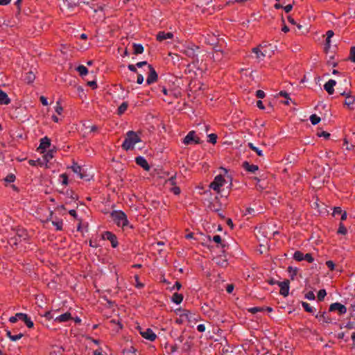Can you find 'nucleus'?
Wrapping results in <instances>:
<instances>
[{
    "label": "nucleus",
    "instance_id": "21",
    "mask_svg": "<svg viewBox=\"0 0 355 355\" xmlns=\"http://www.w3.org/2000/svg\"><path fill=\"white\" fill-rule=\"evenodd\" d=\"M51 146V140L47 137H44L40 139V144L39 148L43 150H46Z\"/></svg>",
    "mask_w": 355,
    "mask_h": 355
},
{
    "label": "nucleus",
    "instance_id": "58",
    "mask_svg": "<svg viewBox=\"0 0 355 355\" xmlns=\"http://www.w3.org/2000/svg\"><path fill=\"white\" fill-rule=\"evenodd\" d=\"M89 245L90 247L94 248H97L98 247H99V245H98V241L96 240L90 239Z\"/></svg>",
    "mask_w": 355,
    "mask_h": 355
},
{
    "label": "nucleus",
    "instance_id": "59",
    "mask_svg": "<svg viewBox=\"0 0 355 355\" xmlns=\"http://www.w3.org/2000/svg\"><path fill=\"white\" fill-rule=\"evenodd\" d=\"M256 96L258 98H263L265 97V92L263 90L259 89L256 92Z\"/></svg>",
    "mask_w": 355,
    "mask_h": 355
},
{
    "label": "nucleus",
    "instance_id": "29",
    "mask_svg": "<svg viewBox=\"0 0 355 355\" xmlns=\"http://www.w3.org/2000/svg\"><path fill=\"white\" fill-rule=\"evenodd\" d=\"M293 258L297 261H302L304 259V254L300 250H297L294 252Z\"/></svg>",
    "mask_w": 355,
    "mask_h": 355
},
{
    "label": "nucleus",
    "instance_id": "3",
    "mask_svg": "<svg viewBox=\"0 0 355 355\" xmlns=\"http://www.w3.org/2000/svg\"><path fill=\"white\" fill-rule=\"evenodd\" d=\"M30 236L27 230L24 228L16 229L15 235L8 239V243L11 247H17L21 241L28 242Z\"/></svg>",
    "mask_w": 355,
    "mask_h": 355
},
{
    "label": "nucleus",
    "instance_id": "10",
    "mask_svg": "<svg viewBox=\"0 0 355 355\" xmlns=\"http://www.w3.org/2000/svg\"><path fill=\"white\" fill-rule=\"evenodd\" d=\"M139 334L141 335V336L150 341H154L156 338L157 335L155 334V332L150 328L147 329H142L139 327Z\"/></svg>",
    "mask_w": 355,
    "mask_h": 355
},
{
    "label": "nucleus",
    "instance_id": "55",
    "mask_svg": "<svg viewBox=\"0 0 355 355\" xmlns=\"http://www.w3.org/2000/svg\"><path fill=\"white\" fill-rule=\"evenodd\" d=\"M42 316H44L48 320H51L53 318V315H52V312L51 311H46Z\"/></svg>",
    "mask_w": 355,
    "mask_h": 355
},
{
    "label": "nucleus",
    "instance_id": "6",
    "mask_svg": "<svg viewBox=\"0 0 355 355\" xmlns=\"http://www.w3.org/2000/svg\"><path fill=\"white\" fill-rule=\"evenodd\" d=\"M198 49H199L198 46L191 44L184 46V48L181 50V52L187 57L195 59L197 58L196 50Z\"/></svg>",
    "mask_w": 355,
    "mask_h": 355
},
{
    "label": "nucleus",
    "instance_id": "1",
    "mask_svg": "<svg viewBox=\"0 0 355 355\" xmlns=\"http://www.w3.org/2000/svg\"><path fill=\"white\" fill-rule=\"evenodd\" d=\"M141 141V139L136 132L129 130L125 135V139L121 144V148L126 151L133 150L135 145Z\"/></svg>",
    "mask_w": 355,
    "mask_h": 355
},
{
    "label": "nucleus",
    "instance_id": "34",
    "mask_svg": "<svg viewBox=\"0 0 355 355\" xmlns=\"http://www.w3.org/2000/svg\"><path fill=\"white\" fill-rule=\"evenodd\" d=\"M312 125H317L320 123V121H321V118L320 116H318V115H316L315 114H313L312 115H311L310 118H309Z\"/></svg>",
    "mask_w": 355,
    "mask_h": 355
},
{
    "label": "nucleus",
    "instance_id": "23",
    "mask_svg": "<svg viewBox=\"0 0 355 355\" xmlns=\"http://www.w3.org/2000/svg\"><path fill=\"white\" fill-rule=\"evenodd\" d=\"M355 104V98L353 96L351 95H347L344 105L346 106V109L349 110V107H351L352 105H354Z\"/></svg>",
    "mask_w": 355,
    "mask_h": 355
},
{
    "label": "nucleus",
    "instance_id": "17",
    "mask_svg": "<svg viewBox=\"0 0 355 355\" xmlns=\"http://www.w3.org/2000/svg\"><path fill=\"white\" fill-rule=\"evenodd\" d=\"M173 37V34L171 32L159 31L156 35V40L159 42H162L166 39H172Z\"/></svg>",
    "mask_w": 355,
    "mask_h": 355
},
{
    "label": "nucleus",
    "instance_id": "57",
    "mask_svg": "<svg viewBox=\"0 0 355 355\" xmlns=\"http://www.w3.org/2000/svg\"><path fill=\"white\" fill-rule=\"evenodd\" d=\"M342 212H343V211L340 207H334V211H333V216H336L337 215H340V214H342Z\"/></svg>",
    "mask_w": 355,
    "mask_h": 355
},
{
    "label": "nucleus",
    "instance_id": "7",
    "mask_svg": "<svg viewBox=\"0 0 355 355\" xmlns=\"http://www.w3.org/2000/svg\"><path fill=\"white\" fill-rule=\"evenodd\" d=\"M183 143L185 145H190L192 144H198L200 143V139L199 137H196V132L194 130H191L185 136L183 139Z\"/></svg>",
    "mask_w": 355,
    "mask_h": 355
},
{
    "label": "nucleus",
    "instance_id": "22",
    "mask_svg": "<svg viewBox=\"0 0 355 355\" xmlns=\"http://www.w3.org/2000/svg\"><path fill=\"white\" fill-rule=\"evenodd\" d=\"M10 102V99L8 98L7 94L0 89V104L8 105Z\"/></svg>",
    "mask_w": 355,
    "mask_h": 355
},
{
    "label": "nucleus",
    "instance_id": "30",
    "mask_svg": "<svg viewBox=\"0 0 355 355\" xmlns=\"http://www.w3.org/2000/svg\"><path fill=\"white\" fill-rule=\"evenodd\" d=\"M248 146L252 150L255 152L258 156H259V157H263V151L261 150H260L259 148H257L255 146H254V144L252 143H248Z\"/></svg>",
    "mask_w": 355,
    "mask_h": 355
},
{
    "label": "nucleus",
    "instance_id": "52",
    "mask_svg": "<svg viewBox=\"0 0 355 355\" xmlns=\"http://www.w3.org/2000/svg\"><path fill=\"white\" fill-rule=\"evenodd\" d=\"M17 317H18L19 320L24 322L25 320L28 318V315L24 313H17Z\"/></svg>",
    "mask_w": 355,
    "mask_h": 355
},
{
    "label": "nucleus",
    "instance_id": "47",
    "mask_svg": "<svg viewBox=\"0 0 355 355\" xmlns=\"http://www.w3.org/2000/svg\"><path fill=\"white\" fill-rule=\"evenodd\" d=\"M166 182L167 184H170L172 186H175L176 184V175H174L173 176H171V178H169L166 181Z\"/></svg>",
    "mask_w": 355,
    "mask_h": 355
},
{
    "label": "nucleus",
    "instance_id": "50",
    "mask_svg": "<svg viewBox=\"0 0 355 355\" xmlns=\"http://www.w3.org/2000/svg\"><path fill=\"white\" fill-rule=\"evenodd\" d=\"M305 298L309 300H314L315 297L313 291H309L305 294Z\"/></svg>",
    "mask_w": 355,
    "mask_h": 355
},
{
    "label": "nucleus",
    "instance_id": "39",
    "mask_svg": "<svg viewBox=\"0 0 355 355\" xmlns=\"http://www.w3.org/2000/svg\"><path fill=\"white\" fill-rule=\"evenodd\" d=\"M265 311V307H261V306H254V307H252V308H250L248 309V311L251 313H256L257 312H262Z\"/></svg>",
    "mask_w": 355,
    "mask_h": 355
},
{
    "label": "nucleus",
    "instance_id": "44",
    "mask_svg": "<svg viewBox=\"0 0 355 355\" xmlns=\"http://www.w3.org/2000/svg\"><path fill=\"white\" fill-rule=\"evenodd\" d=\"M208 138H209V142H210L211 144H215L217 141V135L214 134V133H211V134H209L208 135Z\"/></svg>",
    "mask_w": 355,
    "mask_h": 355
},
{
    "label": "nucleus",
    "instance_id": "45",
    "mask_svg": "<svg viewBox=\"0 0 355 355\" xmlns=\"http://www.w3.org/2000/svg\"><path fill=\"white\" fill-rule=\"evenodd\" d=\"M349 60L353 62H355V46H352L350 48Z\"/></svg>",
    "mask_w": 355,
    "mask_h": 355
},
{
    "label": "nucleus",
    "instance_id": "48",
    "mask_svg": "<svg viewBox=\"0 0 355 355\" xmlns=\"http://www.w3.org/2000/svg\"><path fill=\"white\" fill-rule=\"evenodd\" d=\"M128 103L126 101L123 102L118 107L117 111H125L128 109Z\"/></svg>",
    "mask_w": 355,
    "mask_h": 355
},
{
    "label": "nucleus",
    "instance_id": "19",
    "mask_svg": "<svg viewBox=\"0 0 355 355\" xmlns=\"http://www.w3.org/2000/svg\"><path fill=\"white\" fill-rule=\"evenodd\" d=\"M336 80L331 79L324 84V89L329 94H333L334 92V87L336 85Z\"/></svg>",
    "mask_w": 355,
    "mask_h": 355
},
{
    "label": "nucleus",
    "instance_id": "4",
    "mask_svg": "<svg viewBox=\"0 0 355 355\" xmlns=\"http://www.w3.org/2000/svg\"><path fill=\"white\" fill-rule=\"evenodd\" d=\"M225 179L222 175H218L214 178L213 182H211L209 187L217 193H219L220 187L225 184Z\"/></svg>",
    "mask_w": 355,
    "mask_h": 355
},
{
    "label": "nucleus",
    "instance_id": "20",
    "mask_svg": "<svg viewBox=\"0 0 355 355\" xmlns=\"http://www.w3.org/2000/svg\"><path fill=\"white\" fill-rule=\"evenodd\" d=\"M156 93L158 96H161L162 93L165 96H168L173 93L172 90H168L164 85H159L156 88Z\"/></svg>",
    "mask_w": 355,
    "mask_h": 355
},
{
    "label": "nucleus",
    "instance_id": "5",
    "mask_svg": "<svg viewBox=\"0 0 355 355\" xmlns=\"http://www.w3.org/2000/svg\"><path fill=\"white\" fill-rule=\"evenodd\" d=\"M103 240H107L110 242L111 246L116 248L119 245V242L116 236L112 232L105 231L101 234Z\"/></svg>",
    "mask_w": 355,
    "mask_h": 355
},
{
    "label": "nucleus",
    "instance_id": "43",
    "mask_svg": "<svg viewBox=\"0 0 355 355\" xmlns=\"http://www.w3.org/2000/svg\"><path fill=\"white\" fill-rule=\"evenodd\" d=\"M60 178L62 179V184L63 185H67L69 183V178L67 173H62L60 175Z\"/></svg>",
    "mask_w": 355,
    "mask_h": 355
},
{
    "label": "nucleus",
    "instance_id": "35",
    "mask_svg": "<svg viewBox=\"0 0 355 355\" xmlns=\"http://www.w3.org/2000/svg\"><path fill=\"white\" fill-rule=\"evenodd\" d=\"M347 233V228L345 227L344 224L342 222H340V224H339L338 229L337 230V234H338L345 235Z\"/></svg>",
    "mask_w": 355,
    "mask_h": 355
},
{
    "label": "nucleus",
    "instance_id": "37",
    "mask_svg": "<svg viewBox=\"0 0 355 355\" xmlns=\"http://www.w3.org/2000/svg\"><path fill=\"white\" fill-rule=\"evenodd\" d=\"M278 95L280 96H284V98H286L285 101H279L281 103L288 104V100H291L290 98H289L288 94L286 92H285V91H281L278 94Z\"/></svg>",
    "mask_w": 355,
    "mask_h": 355
},
{
    "label": "nucleus",
    "instance_id": "2",
    "mask_svg": "<svg viewBox=\"0 0 355 355\" xmlns=\"http://www.w3.org/2000/svg\"><path fill=\"white\" fill-rule=\"evenodd\" d=\"M110 216L114 223L118 226L123 229L125 227L129 226L130 228L132 229L133 226L130 225L125 213L121 210H114L111 212Z\"/></svg>",
    "mask_w": 355,
    "mask_h": 355
},
{
    "label": "nucleus",
    "instance_id": "8",
    "mask_svg": "<svg viewBox=\"0 0 355 355\" xmlns=\"http://www.w3.org/2000/svg\"><path fill=\"white\" fill-rule=\"evenodd\" d=\"M179 315L180 318H185L189 322L198 321L199 316L192 313L190 311L187 309H178Z\"/></svg>",
    "mask_w": 355,
    "mask_h": 355
},
{
    "label": "nucleus",
    "instance_id": "33",
    "mask_svg": "<svg viewBox=\"0 0 355 355\" xmlns=\"http://www.w3.org/2000/svg\"><path fill=\"white\" fill-rule=\"evenodd\" d=\"M302 306L304 308V311L309 313H313L314 310L310 304L306 302H302Z\"/></svg>",
    "mask_w": 355,
    "mask_h": 355
},
{
    "label": "nucleus",
    "instance_id": "60",
    "mask_svg": "<svg viewBox=\"0 0 355 355\" xmlns=\"http://www.w3.org/2000/svg\"><path fill=\"white\" fill-rule=\"evenodd\" d=\"M28 164L32 166H35L39 164H41L40 159H37L36 160L30 159L28 161Z\"/></svg>",
    "mask_w": 355,
    "mask_h": 355
},
{
    "label": "nucleus",
    "instance_id": "41",
    "mask_svg": "<svg viewBox=\"0 0 355 355\" xmlns=\"http://www.w3.org/2000/svg\"><path fill=\"white\" fill-rule=\"evenodd\" d=\"M212 241L218 244H220L223 248L225 247V245L222 243V239L220 235H214L212 238Z\"/></svg>",
    "mask_w": 355,
    "mask_h": 355
},
{
    "label": "nucleus",
    "instance_id": "12",
    "mask_svg": "<svg viewBox=\"0 0 355 355\" xmlns=\"http://www.w3.org/2000/svg\"><path fill=\"white\" fill-rule=\"evenodd\" d=\"M278 286L280 288L279 293L284 297H286L288 295L289 289H290V282L288 279H286L283 282H280L278 284Z\"/></svg>",
    "mask_w": 355,
    "mask_h": 355
},
{
    "label": "nucleus",
    "instance_id": "56",
    "mask_svg": "<svg viewBox=\"0 0 355 355\" xmlns=\"http://www.w3.org/2000/svg\"><path fill=\"white\" fill-rule=\"evenodd\" d=\"M21 0H17L15 3V6H17V15H19L21 12Z\"/></svg>",
    "mask_w": 355,
    "mask_h": 355
},
{
    "label": "nucleus",
    "instance_id": "49",
    "mask_svg": "<svg viewBox=\"0 0 355 355\" xmlns=\"http://www.w3.org/2000/svg\"><path fill=\"white\" fill-rule=\"evenodd\" d=\"M309 263H313L314 261V258L313 257L311 253H306L304 254V259Z\"/></svg>",
    "mask_w": 355,
    "mask_h": 355
},
{
    "label": "nucleus",
    "instance_id": "62",
    "mask_svg": "<svg viewBox=\"0 0 355 355\" xmlns=\"http://www.w3.org/2000/svg\"><path fill=\"white\" fill-rule=\"evenodd\" d=\"M171 191L173 192L175 195H179L181 192L179 187H173L171 188Z\"/></svg>",
    "mask_w": 355,
    "mask_h": 355
},
{
    "label": "nucleus",
    "instance_id": "54",
    "mask_svg": "<svg viewBox=\"0 0 355 355\" xmlns=\"http://www.w3.org/2000/svg\"><path fill=\"white\" fill-rule=\"evenodd\" d=\"M23 336H24V334L19 333L17 334L12 335L10 340L17 341V340L21 339Z\"/></svg>",
    "mask_w": 355,
    "mask_h": 355
},
{
    "label": "nucleus",
    "instance_id": "32",
    "mask_svg": "<svg viewBox=\"0 0 355 355\" xmlns=\"http://www.w3.org/2000/svg\"><path fill=\"white\" fill-rule=\"evenodd\" d=\"M76 71L79 73L80 76H86L88 73V69L84 65H79L76 68Z\"/></svg>",
    "mask_w": 355,
    "mask_h": 355
},
{
    "label": "nucleus",
    "instance_id": "14",
    "mask_svg": "<svg viewBox=\"0 0 355 355\" xmlns=\"http://www.w3.org/2000/svg\"><path fill=\"white\" fill-rule=\"evenodd\" d=\"M315 317L319 321H322V322L324 323L329 324L332 322L331 318L328 315V313L326 311L319 312L315 315Z\"/></svg>",
    "mask_w": 355,
    "mask_h": 355
},
{
    "label": "nucleus",
    "instance_id": "18",
    "mask_svg": "<svg viewBox=\"0 0 355 355\" xmlns=\"http://www.w3.org/2000/svg\"><path fill=\"white\" fill-rule=\"evenodd\" d=\"M70 168H71V170L75 173H76L80 179L84 178L85 175L82 172V171H83L82 167L80 165H78V163L76 162L74 160L73 161V164L70 166Z\"/></svg>",
    "mask_w": 355,
    "mask_h": 355
},
{
    "label": "nucleus",
    "instance_id": "64",
    "mask_svg": "<svg viewBox=\"0 0 355 355\" xmlns=\"http://www.w3.org/2000/svg\"><path fill=\"white\" fill-rule=\"evenodd\" d=\"M255 211L253 208L248 207L245 209V215L249 214V215H254Z\"/></svg>",
    "mask_w": 355,
    "mask_h": 355
},
{
    "label": "nucleus",
    "instance_id": "13",
    "mask_svg": "<svg viewBox=\"0 0 355 355\" xmlns=\"http://www.w3.org/2000/svg\"><path fill=\"white\" fill-rule=\"evenodd\" d=\"M135 162L137 165L143 168L145 171H148L150 168L147 160L142 156H138L135 158Z\"/></svg>",
    "mask_w": 355,
    "mask_h": 355
},
{
    "label": "nucleus",
    "instance_id": "42",
    "mask_svg": "<svg viewBox=\"0 0 355 355\" xmlns=\"http://www.w3.org/2000/svg\"><path fill=\"white\" fill-rule=\"evenodd\" d=\"M136 349L134 347H130V348L128 349H124L123 351V355H135Z\"/></svg>",
    "mask_w": 355,
    "mask_h": 355
},
{
    "label": "nucleus",
    "instance_id": "51",
    "mask_svg": "<svg viewBox=\"0 0 355 355\" xmlns=\"http://www.w3.org/2000/svg\"><path fill=\"white\" fill-rule=\"evenodd\" d=\"M24 323L27 326L28 328H33L34 327V323L31 320L30 317H28V318L24 320Z\"/></svg>",
    "mask_w": 355,
    "mask_h": 355
},
{
    "label": "nucleus",
    "instance_id": "9",
    "mask_svg": "<svg viewBox=\"0 0 355 355\" xmlns=\"http://www.w3.org/2000/svg\"><path fill=\"white\" fill-rule=\"evenodd\" d=\"M334 311H337L339 315H343L347 313V308L339 302H334L330 304L329 307V312Z\"/></svg>",
    "mask_w": 355,
    "mask_h": 355
},
{
    "label": "nucleus",
    "instance_id": "25",
    "mask_svg": "<svg viewBox=\"0 0 355 355\" xmlns=\"http://www.w3.org/2000/svg\"><path fill=\"white\" fill-rule=\"evenodd\" d=\"M183 298L182 294L175 293L172 296V302L176 304H180L182 302Z\"/></svg>",
    "mask_w": 355,
    "mask_h": 355
},
{
    "label": "nucleus",
    "instance_id": "15",
    "mask_svg": "<svg viewBox=\"0 0 355 355\" xmlns=\"http://www.w3.org/2000/svg\"><path fill=\"white\" fill-rule=\"evenodd\" d=\"M72 319H73V318L71 316V313L66 312L63 314H61L60 315H58L55 318H54V321L56 322L62 323V322H68Z\"/></svg>",
    "mask_w": 355,
    "mask_h": 355
},
{
    "label": "nucleus",
    "instance_id": "11",
    "mask_svg": "<svg viewBox=\"0 0 355 355\" xmlns=\"http://www.w3.org/2000/svg\"><path fill=\"white\" fill-rule=\"evenodd\" d=\"M149 73L146 79L147 85H150L157 80L158 75L151 64H148Z\"/></svg>",
    "mask_w": 355,
    "mask_h": 355
},
{
    "label": "nucleus",
    "instance_id": "61",
    "mask_svg": "<svg viewBox=\"0 0 355 355\" xmlns=\"http://www.w3.org/2000/svg\"><path fill=\"white\" fill-rule=\"evenodd\" d=\"M135 279L137 282V284H136L137 288H141L144 286V284L143 283L139 282V277L137 275L135 276Z\"/></svg>",
    "mask_w": 355,
    "mask_h": 355
},
{
    "label": "nucleus",
    "instance_id": "38",
    "mask_svg": "<svg viewBox=\"0 0 355 355\" xmlns=\"http://www.w3.org/2000/svg\"><path fill=\"white\" fill-rule=\"evenodd\" d=\"M327 295V292L325 289H320L318 293V300L319 302H322L324 300V297Z\"/></svg>",
    "mask_w": 355,
    "mask_h": 355
},
{
    "label": "nucleus",
    "instance_id": "31",
    "mask_svg": "<svg viewBox=\"0 0 355 355\" xmlns=\"http://www.w3.org/2000/svg\"><path fill=\"white\" fill-rule=\"evenodd\" d=\"M252 52L256 54V57L258 59H261L266 56L265 53L261 51L259 46L253 48Z\"/></svg>",
    "mask_w": 355,
    "mask_h": 355
},
{
    "label": "nucleus",
    "instance_id": "27",
    "mask_svg": "<svg viewBox=\"0 0 355 355\" xmlns=\"http://www.w3.org/2000/svg\"><path fill=\"white\" fill-rule=\"evenodd\" d=\"M35 79V75L31 71L27 72L24 77V80H25L26 83H27L28 84H31V83H33Z\"/></svg>",
    "mask_w": 355,
    "mask_h": 355
},
{
    "label": "nucleus",
    "instance_id": "40",
    "mask_svg": "<svg viewBox=\"0 0 355 355\" xmlns=\"http://www.w3.org/2000/svg\"><path fill=\"white\" fill-rule=\"evenodd\" d=\"M318 137H324L325 139H329L330 138L331 135L326 131H318L316 133Z\"/></svg>",
    "mask_w": 355,
    "mask_h": 355
},
{
    "label": "nucleus",
    "instance_id": "28",
    "mask_svg": "<svg viewBox=\"0 0 355 355\" xmlns=\"http://www.w3.org/2000/svg\"><path fill=\"white\" fill-rule=\"evenodd\" d=\"M299 269L296 267L288 266L287 268L288 272L290 274V277L293 280L298 272Z\"/></svg>",
    "mask_w": 355,
    "mask_h": 355
},
{
    "label": "nucleus",
    "instance_id": "26",
    "mask_svg": "<svg viewBox=\"0 0 355 355\" xmlns=\"http://www.w3.org/2000/svg\"><path fill=\"white\" fill-rule=\"evenodd\" d=\"M67 198H70L71 200H78V195L72 189H67L65 192H62Z\"/></svg>",
    "mask_w": 355,
    "mask_h": 355
},
{
    "label": "nucleus",
    "instance_id": "53",
    "mask_svg": "<svg viewBox=\"0 0 355 355\" xmlns=\"http://www.w3.org/2000/svg\"><path fill=\"white\" fill-rule=\"evenodd\" d=\"M326 266L330 270H334L335 268V263L333 261L329 260L326 261Z\"/></svg>",
    "mask_w": 355,
    "mask_h": 355
},
{
    "label": "nucleus",
    "instance_id": "36",
    "mask_svg": "<svg viewBox=\"0 0 355 355\" xmlns=\"http://www.w3.org/2000/svg\"><path fill=\"white\" fill-rule=\"evenodd\" d=\"M52 224L55 227L56 230H62L63 222L62 219H59L55 221H52Z\"/></svg>",
    "mask_w": 355,
    "mask_h": 355
},
{
    "label": "nucleus",
    "instance_id": "46",
    "mask_svg": "<svg viewBox=\"0 0 355 355\" xmlns=\"http://www.w3.org/2000/svg\"><path fill=\"white\" fill-rule=\"evenodd\" d=\"M4 180L5 182H8V183H11V182H15V175L14 174H8L5 178H4Z\"/></svg>",
    "mask_w": 355,
    "mask_h": 355
},
{
    "label": "nucleus",
    "instance_id": "16",
    "mask_svg": "<svg viewBox=\"0 0 355 355\" xmlns=\"http://www.w3.org/2000/svg\"><path fill=\"white\" fill-rule=\"evenodd\" d=\"M242 167L246 171L250 173H255L259 170V167L257 165L250 164L248 161H245L242 163Z\"/></svg>",
    "mask_w": 355,
    "mask_h": 355
},
{
    "label": "nucleus",
    "instance_id": "63",
    "mask_svg": "<svg viewBox=\"0 0 355 355\" xmlns=\"http://www.w3.org/2000/svg\"><path fill=\"white\" fill-rule=\"evenodd\" d=\"M181 288H182L181 283L177 281V282H175L173 286L171 288V290L173 291V290L177 289L178 291H179Z\"/></svg>",
    "mask_w": 355,
    "mask_h": 355
},
{
    "label": "nucleus",
    "instance_id": "24",
    "mask_svg": "<svg viewBox=\"0 0 355 355\" xmlns=\"http://www.w3.org/2000/svg\"><path fill=\"white\" fill-rule=\"evenodd\" d=\"M132 48H133V53L135 55L141 54L144 53V48L143 45L141 44L133 43Z\"/></svg>",
    "mask_w": 355,
    "mask_h": 355
}]
</instances>
